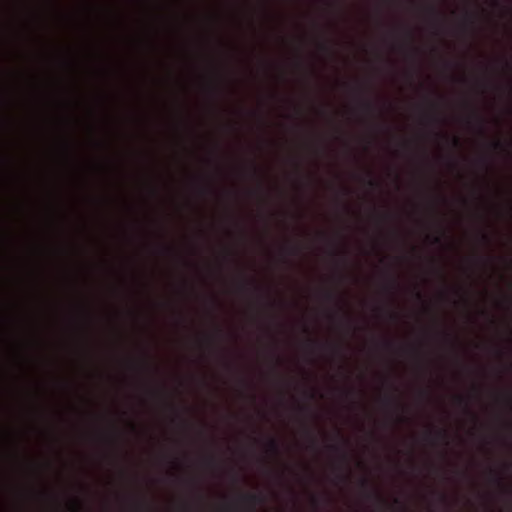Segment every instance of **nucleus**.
Instances as JSON below:
<instances>
[{"label": "nucleus", "mask_w": 512, "mask_h": 512, "mask_svg": "<svg viewBox=\"0 0 512 512\" xmlns=\"http://www.w3.org/2000/svg\"><path fill=\"white\" fill-rule=\"evenodd\" d=\"M424 440L432 446L440 444L447 446L450 441V434L446 429L432 428L425 433Z\"/></svg>", "instance_id": "nucleus-1"}, {"label": "nucleus", "mask_w": 512, "mask_h": 512, "mask_svg": "<svg viewBox=\"0 0 512 512\" xmlns=\"http://www.w3.org/2000/svg\"><path fill=\"white\" fill-rule=\"evenodd\" d=\"M253 445H261L262 450L268 456L275 457L281 453V444L275 437L268 436L264 440L253 437Z\"/></svg>", "instance_id": "nucleus-2"}, {"label": "nucleus", "mask_w": 512, "mask_h": 512, "mask_svg": "<svg viewBox=\"0 0 512 512\" xmlns=\"http://www.w3.org/2000/svg\"><path fill=\"white\" fill-rule=\"evenodd\" d=\"M335 436L338 439V441L327 443L325 445V449L329 454L335 456H344L346 453V448L350 445V443L346 438H344L340 430L336 431Z\"/></svg>", "instance_id": "nucleus-3"}, {"label": "nucleus", "mask_w": 512, "mask_h": 512, "mask_svg": "<svg viewBox=\"0 0 512 512\" xmlns=\"http://www.w3.org/2000/svg\"><path fill=\"white\" fill-rule=\"evenodd\" d=\"M239 501L244 509L248 512H253L256 510L257 506L262 503L263 498L256 493H246L240 496Z\"/></svg>", "instance_id": "nucleus-4"}, {"label": "nucleus", "mask_w": 512, "mask_h": 512, "mask_svg": "<svg viewBox=\"0 0 512 512\" xmlns=\"http://www.w3.org/2000/svg\"><path fill=\"white\" fill-rule=\"evenodd\" d=\"M103 442L111 447V448H118L120 445V438L117 434L113 433L111 435L103 436L102 437Z\"/></svg>", "instance_id": "nucleus-5"}, {"label": "nucleus", "mask_w": 512, "mask_h": 512, "mask_svg": "<svg viewBox=\"0 0 512 512\" xmlns=\"http://www.w3.org/2000/svg\"><path fill=\"white\" fill-rule=\"evenodd\" d=\"M306 436L309 440L308 448L312 451H317L319 449V442L315 434L309 429H305Z\"/></svg>", "instance_id": "nucleus-6"}, {"label": "nucleus", "mask_w": 512, "mask_h": 512, "mask_svg": "<svg viewBox=\"0 0 512 512\" xmlns=\"http://www.w3.org/2000/svg\"><path fill=\"white\" fill-rule=\"evenodd\" d=\"M397 286H398V283H397V281L395 280V278H393V277H389V278H388V281H387V283H386L385 288H386V290H387L389 293H392V292H394V291H395V289L397 288Z\"/></svg>", "instance_id": "nucleus-7"}, {"label": "nucleus", "mask_w": 512, "mask_h": 512, "mask_svg": "<svg viewBox=\"0 0 512 512\" xmlns=\"http://www.w3.org/2000/svg\"><path fill=\"white\" fill-rule=\"evenodd\" d=\"M382 402L385 406H388V407H395L398 405L396 399L391 395L384 396L382 398Z\"/></svg>", "instance_id": "nucleus-8"}, {"label": "nucleus", "mask_w": 512, "mask_h": 512, "mask_svg": "<svg viewBox=\"0 0 512 512\" xmlns=\"http://www.w3.org/2000/svg\"><path fill=\"white\" fill-rule=\"evenodd\" d=\"M201 455L206 461H209V462L214 461V459H215V453L211 450H204V451H202Z\"/></svg>", "instance_id": "nucleus-9"}, {"label": "nucleus", "mask_w": 512, "mask_h": 512, "mask_svg": "<svg viewBox=\"0 0 512 512\" xmlns=\"http://www.w3.org/2000/svg\"><path fill=\"white\" fill-rule=\"evenodd\" d=\"M361 106L368 112H373L374 111V106L372 104L371 101L369 100H362L361 101Z\"/></svg>", "instance_id": "nucleus-10"}, {"label": "nucleus", "mask_w": 512, "mask_h": 512, "mask_svg": "<svg viewBox=\"0 0 512 512\" xmlns=\"http://www.w3.org/2000/svg\"><path fill=\"white\" fill-rule=\"evenodd\" d=\"M286 254L288 255H297L299 253V248L296 246H288L285 249Z\"/></svg>", "instance_id": "nucleus-11"}, {"label": "nucleus", "mask_w": 512, "mask_h": 512, "mask_svg": "<svg viewBox=\"0 0 512 512\" xmlns=\"http://www.w3.org/2000/svg\"><path fill=\"white\" fill-rule=\"evenodd\" d=\"M476 120H477V124H478V128H479L480 133L484 134L485 133V128H484V121H483V119L479 115H476Z\"/></svg>", "instance_id": "nucleus-12"}, {"label": "nucleus", "mask_w": 512, "mask_h": 512, "mask_svg": "<svg viewBox=\"0 0 512 512\" xmlns=\"http://www.w3.org/2000/svg\"><path fill=\"white\" fill-rule=\"evenodd\" d=\"M429 11H430L431 15L433 16L435 25H438V16H439L438 10L435 7H431L429 9Z\"/></svg>", "instance_id": "nucleus-13"}, {"label": "nucleus", "mask_w": 512, "mask_h": 512, "mask_svg": "<svg viewBox=\"0 0 512 512\" xmlns=\"http://www.w3.org/2000/svg\"><path fill=\"white\" fill-rule=\"evenodd\" d=\"M456 400L459 405H463L467 409V411L471 412L468 408V402L463 396H457Z\"/></svg>", "instance_id": "nucleus-14"}, {"label": "nucleus", "mask_w": 512, "mask_h": 512, "mask_svg": "<svg viewBox=\"0 0 512 512\" xmlns=\"http://www.w3.org/2000/svg\"><path fill=\"white\" fill-rule=\"evenodd\" d=\"M453 146L459 148L461 145L460 139L458 137H453L452 139Z\"/></svg>", "instance_id": "nucleus-15"}, {"label": "nucleus", "mask_w": 512, "mask_h": 512, "mask_svg": "<svg viewBox=\"0 0 512 512\" xmlns=\"http://www.w3.org/2000/svg\"><path fill=\"white\" fill-rule=\"evenodd\" d=\"M325 298H326L327 300H329V301H333V300L335 299V294H334V293H332V292H330V291H329V292H326V293H325Z\"/></svg>", "instance_id": "nucleus-16"}, {"label": "nucleus", "mask_w": 512, "mask_h": 512, "mask_svg": "<svg viewBox=\"0 0 512 512\" xmlns=\"http://www.w3.org/2000/svg\"><path fill=\"white\" fill-rule=\"evenodd\" d=\"M368 185L370 187H372V188H376L378 186V183L375 180H373V179H369L368 180Z\"/></svg>", "instance_id": "nucleus-17"}, {"label": "nucleus", "mask_w": 512, "mask_h": 512, "mask_svg": "<svg viewBox=\"0 0 512 512\" xmlns=\"http://www.w3.org/2000/svg\"><path fill=\"white\" fill-rule=\"evenodd\" d=\"M493 147H494L495 149H503V145H502V143H501L500 141H495V142L493 143Z\"/></svg>", "instance_id": "nucleus-18"}, {"label": "nucleus", "mask_w": 512, "mask_h": 512, "mask_svg": "<svg viewBox=\"0 0 512 512\" xmlns=\"http://www.w3.org/2000/svg\"><path fill=\"white\" fill-rule=\"evenodd\" d=\"M432 243L440 244L441 243V237L440 236H433Z\"/></svg>", "instance_id": "nucleus-19"}, {"label": "nucleus", "mask_w": 512, "mask_h": 512, "mask_svg": "<svg viewBox=\"0 0 512 512\" xmlns=\"http://www.w3.org/2000/svg\"><path fill=\"white\" fill-rule=\"evenodd\" d=\"M308 344L312 347H318L319 346V343L315 340H312V339H309L308 340Z\"/></svg>", "instance_id": "nucleus-20"}, {"label": "nucleus", "mask_w": 512, "mask_h": 512, "mask_svg": "<svg viewBox=\"0 0 512 512\" xmlns=\"http://www.w3.org/2000/svg\"><path fill=\"white\" fill-rule=\"evenodd\" d=\"M481 239H482L485 243H489V242H490V239H489L488 235H486V234H481Z\"/></svg>", "instance_id": "nucleus-21"}, {"label": "nucleus", "mask_w": 512, "mask_h": 512, "mask_svg": "<svg viewBox=\"0 0 512 512\" xmlns=\"http://www.w3.org/2000/svg\"><path fill=\"white\" fill-rule=\"evenodd\" d=\"M506 402H507V405H508L509 407H511L512 399H511V396H510V395H508V396L506 397Z\"/></svg>", "instance_id": "nucleus-22"}, {"label": "nucleus", "mask_w": 512, "mask_h": 512, "mask_svg": "<svg viewBox=\"0 0 512 512\" xmlns=\"http://www.w3.org/2000/svg\"><path fill=\"white\" fill-rule=\"evenodd\" d=\"M384 346H385L387 349H390V348L393 346V344H392V342H390V341H386V342L384 343Z\"/></svg>", "instance_id": "nucleus-23"}, {"label": "nucleus", "mask_w": 512, "mask_h": 512, "mask_svg": "<svg viewBox=\"0 0 512 512\" xmlns=\"http://www.w3.org/2000/svg\"><path fill=\"white\" fill-rule=\"evenodd\" d=\"M321 49H323V50H325V51H328V50H329V48H328L326 45H324V44H322V45H321Z\"/></svg>", "instance_id": "nucleus-24"}, {"label": "nucleus", "mask_w": 512, "mask_h": 512, "mask_svg": "<svg viewBox=\"0 0 512 512\" xmlns=\"http://www.w3.org/2000/svg\"><path fill=\"white\" fill-rule=\"evenodd\" d=\"M416 296H417L418 299H422V295H421L420 292H416Z\"/></svg>", "instance_id": "nucleus-25"}, {"label": "nucleus", "mask_w": 512, "mask_h": 512, "mask_svg": "<svg viewBox=\"0 0 512 512\" xmlns=\"http://www.w3.org/2000/svg\"><path fill=\"white\" fill-rule=\"evenodd\" d=\"M432 120H433L434 123H438L439 122V119L437 117H433Z\"/></svg>", "instance_id": "nucleus-26"}, {"label": "nucleus", "mask_w": 512, "mask_h": 512, "mask_svg": "<svg viewBox=\"0 0 512 512\" xmlns=\"http://www.w3.org/2000/svg\"><path fill=\"white\" fill-rule=\"evenodd\" d=\"M301 410H302V411H307V410H308V408H307L306 406H303V407H301Z\"/></svg>", "instance_id": "nucleus-27"}, {"label": "nucleus", "mask_w": 512, "mask_h": 512, "mask_svg": "<svg viewBox=\"0 0 512 512\" xmlns=\"http://www.w3.org/2000/svg\"><path fill=\"white\" fill-rule=\"evenodd\" d=\"M131 429H132V430H135V429H136V427H135V425H134V424H131Z\"/></svg>", "instance_id": "nucleus-28"}]
</instances>
